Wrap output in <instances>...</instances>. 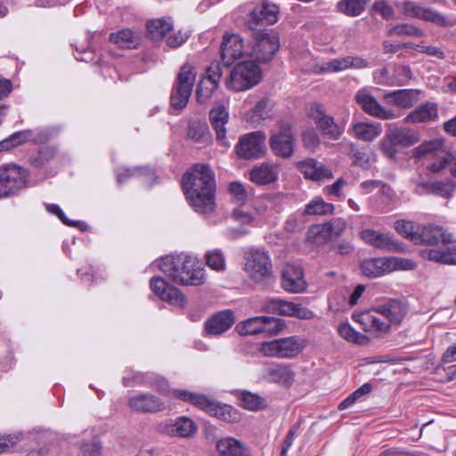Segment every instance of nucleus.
Returning a JSON list of instances; mask_svg holds the SVG:
<instances>
[{
  "instance_id": "3",
  "label": "nucleus",
  "mask_w": 456,
  "mask_h": 456,
  "mask_svg": "<svg viewBox=\"0 0 456 456\" xmlns=\"http://www.w3.org/2000/svg\"><path fill=\"white\" fill-rule=\"evenodd\" d=\"M159 267L175 283L199 286L205 282V269L200 260L191 255L179 254L159 259Z\"/></svg>"
},
{
  "instance_id": "29",
  "label": "nucleus",
  "mask_w": 456,
  "mask_h": 456,
  "mask_svg": "<svg viewBox=\"0 0 456 456\" xmlns=\"http://www.w3.org/2000/svg\"><path fill=\"white\" fill-rule=\"evenodd\" d=\"M346 227V221L341 217L334 218L324 224L316 225L311 232L328 241L339 237Z\"/></svg>"
},
{
  "instance_id": "41",
  "label": "nucleus",
  "mask_w": 456,
  "mask_h": 456,
  "mask_svg": "<svg viewBox=\"0 0 456 456\" xmlns=\"http://www.w3.org/2000/svg\"><path fill=\"white\" fill-rule=\"evenodd\" d=\"M338 333L341 338L349 343L356 345H366L370 338L356 331L348 322H342L338 326Z\"/></svg>"
},
{
  "instance_id": "49",
  "label": "nucleus",
  "mask_w": 456,
  "mask_h": 456,
  "mask_svg": "<svg viewBox=\"0 0 456 456\" xmlns=\"http://www.w3.org/2000/svg\"><path fill=\"white\" fill-rule=\"evenodd\" d=\"M196 77L197 71L195 67L186 62L181 67L180 71L178 73V86H194Z\"/></svg>"
},
{
  "instance_id": "45",
  "label": "nucleus",
  "mask_w": 456,
  "mask_h": 456,
  "mask_svg": "<svg viewBox=\"0 0 456 456\" xmlns=\"http://www.w3.org/2000/svg\"><path fill=\"white\" fill-rule=\"evenodd\" d=\"M239 399L240 406L249 411H259L267 405L265 398L248 391H242Z\"/></svg>"
},
{
  "instance_id": "39",
  "label": "nucleus",
  "mask_w": 456,
  "mask_h": 456,
  "mask_svg": "<svg viewBox=\"0 0 456 456\" xmlns=\"http://www.w3.org/2000/svg\"><path fill=\"white\" fill-rule=\"evenodd\" d=\"M173 28V23L166 19H157L147 23L149 37L155 41L161 40Z\"/></svg>"
},
{
  "instance_id": "21",
  "label": "nucleus",
  "mask_w": 456,
  "mask_h": 456,
  "mask_svg": "<svg viewBox=\"0 0 456 456\" xmlns=\"http://www.w3.org/2000/svg\"><path fill=\"white\" fill-rule=\"evenodd\" d=\"M281 287L288 292H303L306 289V281L302 268L290 264L286 265L282 270Z\"/></svg>"
},
{
  "instance_id": "52",
  "label": "nucleus",
  "mask_w": 456,
  "mask_h": 456,
  "mask_svg": "<svg viewBox=\"0 0 456 456\" xmlns=\"http://www.w3.org/2000/svg\"><path fill=\"white\" fill-rule=\"evenodd\" d=\"M388 34L390 36H410L415 37H420L423 36V32L417 27L408 23H403L393 27Z\"/></svg>"
},
{
  "instance_id": "23",
  "label": "nucleus",
  "mask_w": 456,
  "mask_h": 456,
  "mask_svg": "<svg viewBox=\"0 0 456 456\" xmlns=\"http://www.w3.org/2000/svg\"><path fill=\"white\" fill-rule=\"evenodd\" d=\"M209 120L213 129L216 131V140L221 145L229 147L226 140L225 125L229 120V112L224 106L218 105L209 112Z\"/></svg>"
},
{
  "instance_id": "53",
  "label": "nucleus",
  "mask_w": 456,
  "mask_h": 456,
  "mask_svg": "<svg viewBox=\"0 0 456 456\" xmlns=\"http://www.w3.org/2000/svg\"><path fill=\"white\" fill-rule=\"evenodd\" d=\"M206 263L208 267L216 271H223L225 267L224 254L219 249H214L206 254Z\"/></svg>"
},
{
  "instance_id": "31",
  "label": "nucleus",
  "mask_w": 456,
  "mask_h": 456,
  "mask_svg": "<svg viewBox=\"0 0 456 456\" xmlns=\"http://www.w3.org/2000/svg\"><path fill=\"white\" fill-rule=\"evenodd\" d=\"M216 447L222 456H250L248 446L234 437L227 436L219 439Z\"/></svg>"
},
{
  "instance_id": "61",
  "label": "nucleus",
  "mask_w": 456,
  "mask_h": 456,
  "mask_svg": "<svg viewBox=\"0 0 456 456\" xmlns=\"http://www.w3.org/2000/svg\"><path fill=\"white\" fill-rule=\"evenodd\" d=\"M304 146L310 151H314L320 143L319 137L314 130H308L303 134Z\"/></svg>"
},
{
  "instance_id": "30",
  "label": "nucleus",
  "mask_w": 456,
  "mask_h": 456,
  "mask_svg": "<svg viewBox=\"0 0 456 456\" xmlns=\"http://www.w3.org/2000/svg\"><path fill=\"white\" fill-rule=\"evenodd\" d=\"M162 431L181 437H189L195 434L197 426L194 421L187 417H181L175 421L161 424Z\"/></svg>"
},
{
  "instance_id": "57",
  "label": "nucleus",
  "mask_w": 456,
  "mask_h": 456,
  "mask_svg": "<svg viewBox=\"0 0 456 456\" xmlns=\"http://www.w3.org/2000/svg\"><path fill=\"white\" fill-rule=\"evenodd\" d=\"M136 175H143L151 178L152 176L151 172L149 169L142 170L140 168H134V170L128 168H120L117 172V181L118 183H123L127 178Z\"/></svg>"
},
{
  "instance_id": "8",
  "label": "nucleus",
  "mask_w": 456,
  "mask_h": 456,
  "mask_svg": "<svg viewBox=\"0 0 456 456\" xmlns=\"http://www.w3.org/2000/svg\"><path fill=\"white\" fill-rule=\"evenodd\" d=\"M27 172L15 164L0 166V197H9L24 188L27 183Z\"/></svg>"
},
{
  "instance_id": "62",
  "label": "nucleus",
  "mask_w": 456,
  "mask_h": 456,
  "mask_svg": "<svg viewBox=\"0 0 456 456\" xmlns=\"http://www.w3.org/2000/svg\"><path fill=\"white\" fill-rule=\"evenodd\" d=\"M282 299L278 297H272L266 299L262 305V311L268 314H280V308L281 307Z\"/></svg>"
},
{
  "instance_id": "5",
  "label": "nucleus",
  "mask_w": 456,
  "mask_h": 456,
  "mask_svg": "<svg viewBox=\"0 0 456 456\" xmlns=\"http://www.w3.org/2000/svg\"><path fill=\"white\" fill-rule=\"evenodd\" d=\"M174 393L177 399L190 403L220 420L234 423L240 419V414L236 409L228 404H222L205 395L189 390H175Z\"/></svg>"
},
{
  "instance_id": "7",
  "label": "nucleus",
  "mask_w": 456,
  "mask_h": 456,
  "mask_svg": "<svg viewBox=\"0 0 456 456\" xmlns=\"http://www.w3.org/2000/svg\"><path fill=\"white\" fill-rule=\"evenodd\" d=\"M414 156L418 159H428L427 168L432 172H439L449 165L451 154L443 149L440 140H434L421 143L414 150Z\"/></svg>"
},
{
  "instance_id": "59",
  "label": "nucleus",
  "mask_w": 456,
  "mask_h": 456,
  "mask_svg": "<svg viewBox=\"0 0 456 456\" xmlns=\"http://www.w3.org/2000/svg\"><path fill=\"white\" fill-rule=\"evenodd\" d=\"M56 153V149L52 146H45L42 148L38 155L33 159L36 167H43L46 162L53 158Z\"/></svg>"
},
{
  "instance_id": "22",
  "label": "nucleus",
  "mask_w": 456,
  "mask_h": 456,
  "mask_svg": "<svg viewBox=\"0 0 456 456\" xmlns=\"http://www.w3.org/2000/svg\"><path fill=\"white\" fill-rule=\"evenodd\" d=\"M418 240H415V244H428L434 245L440 241L451 242L452 236L447 233L443 227L428 224L421 228L418 229L417 234Z\"/></svg>"
},
{
  "instance_id": "17",
  "label": "nucleus",
  "mask_w": 456,
  "mask_h": 456,
  "mask_svg": "<svg viewBox=\"0 0 456 456\" xmlns=\"http://www.w3.org/2000/svg\"><path fill=\"white\" fill-rule=\"evenodd\" d=\"M279 8L276 4L263 3L256 7L250 13L248 20L251 31L263 29L265 25L274 24L278 20Z\"/></svg>"
},
{
  "instance_id": "20",
  "label": "nucleus",
  "mask_w": 456,
  "mask_h": 456,
  "mask_svg": "<svg viewBox=\"0 0 456 456\" xmlns=\"http://www.w3.org/2000/svg\"><path fill=\"white\" fill-rule=\"evenodd\" d=\"M128 405L132 410L143 413H156L166 409L165 403L159 397L149 393L131 396Z\"/></svg>"
},
{
  "instance_id": "11",
  "label": "nucleus",
  "mask_w": 456,
  "mask_h": 456,
  "mask_svg": "<svg viewBox=\"0 0 456 456\" xmlns=\"http://www.w3.org/2000/svg\"><path fill=\"white\" fill-rule=\"evenodd\" d=\"M304 347L303 341L297 337L274 339L261 345V353L268 357L291 358Z\"/></svg>"
},
{
  "instance_id": "32",
  "label": "nucleus",
  "mask_w": 456,
  "mask_h": 456,
  "mask_svg": "<svg viewBox=\"0 0 456 456\" xmlns=\"http://www.w3.org/2000/svg\"><path fill=\"white\" fill-rule=\"evenodd\" d=\"M419 90L417 89H400L385 95L387 104L395 105L399 108H411L419 100Z\"/></svg>"
},
{
  "instance_id": "42",
  "label": "nucleus",
  "mask_w": 456,
  "mask_h": 456,
  "mask_svg": "<svg viewBox=\"0 0 456 456\" xmlns=\"http://www.w3.org/2000/svg\"><path fill=\"white\" fill-rule=\"evenodd\" d=\"M334 210L335 207L333 204L324 201L321 197H315L305 205V214L310 216H327L333 214Z\"/></svg>"
},
{
  "instance_id": "1",
  "label": "nucleus",
  "mask_w": 456,
  "mask_h": 456,
  "mask_svg": "<svg viewBox=\"0 0 456 456\" xmlns=\"http://www.w3.org/2000/svg\"><path fill=\"white\" fill-rule=\"evenodd\" d=\"M189 205L199 214L208 215L216 208V181L208 165L197 164L182 179Z\"/></svg>"
},
{
  "instance_id": "26",
  "label": "nucleus",
  "mask_w": 456,
  "mask_h": 456,
  "mask_svg": "<svg viewBox=\"0 0 456 456\" xmlns=\"http://www.w3.org/2000/svg\"><path fill=\"white\" fill-rule=\"evenodd\" d=\"M234 323L233 314L224 310L214 314L205 322V330L208 334L216 336L227 331Z\"/></svg>"
},
{
  "instance_id": "43",
  "label": "nucleus",
  "mask_w": 456,
  "mask_h": 456,
  "mask_svg": "<svg viewBox=\"0 0 456 456\" xmlns=\"http://www.w3.org/2000/svg\"><path fill=\"white\" fill-rule=\"evenodd\" d=\"M370 0H341L337 4L338 12L350 17L359 16L366 8Z\"/></svg>"
},
{
  "instance_id": "14",
  "label": "nucleus",
  "mask_w": 456,
  "mask_h": 456,
  "mask_svg": "<svg viewBox=\"0 0 456 456\" xmlns=\"http://www.w3.org/2000/svg\"><path fill=\"white\" fill-rule=\"evenodd\" d=\"M123 384L126 387L131 386L133 384L153 387L162 395L167 396H173L174 398L177 399L174 393L176 389L170 390L167 379L155 375L154 373H140L131 371V374H126L124 376Z\"/></svg>"
},
{
  "instance_id": "24",
  "label": "nucleus",
  "mask_w": 456,
  "mask_h": 456,
  "mask_svg": "<svg viewBox=\"0 0 456 456\" xmlns=\"http://www.w3.org/2000/svg\"><path fill=\"white\" fill-rule=\"evenodd\" d=\"M356 102L361 105L362 109L368 114L381 118L392 119L395 115L392 110H386L377 100L363 91L358 92L355 96Z\"/></svg>"
},
{
  "instance_id": "51",
  "label": "nucleus",
  "mask_w": 456,
  "mask_h": 456,
  "mask_svg": "<svg viewBox=\"0 0 456 456\" xmlns=\"http://www.w3.org/2000/svg\"><path fill=\"white\" fill-rule=\"evenodd\" d=\"M351 61L348 59V56L343 58H336L332 59L327 62H323L321 66V70L322 72H339L349 69V64H351Z\"/></svg>"
},
{
  "instance_id": "37",
  "label": "nucleus",
  "mask_w": 456,
  "mask_h": 456,
  "mask_svg": "<svg viewBox=\"0 0 456 456\" xmlns=\"http://www.w3.org/2000/svg\"><path fill=\"white\" fill-rule=\"evenodd\" d=\"M355 136L362 141L370 142L381 134L379 123L358 122L353 126Z\"/></svg>"
},
{
  "instance_id": "10",
  "label": "nucleus",
  "mask_w": 456,
  "mask_h": 456,
  "mask_svg": "<svg viewBox=\"0 0 456 456\" xmlns=\"http://www.w3.org/2000/svg\"><path fill=\"white\" fill-rule=\"evenodd\" d=\"M224 76L225 86H230L232 82L240 86H256L262 79V71L254 61H247L237 64L232 70L228 69Z\"/></svg>"
},
{
  "instance_id": "46",
  "label": "nucleus",
  "mask_w": 456,
  "mask_h": 456,
  "mask_svg": "<svg viewBox=\"0 0 456 456\" xmlns=\"http://www.w3.org/2000/svg\"><path fill=\"white\" fill-rule=\"evenodd\" d=\"M376 200L377 207L380 211L387 212L395 200V192L388 184L381 182L379 193L376 195Z\"/></svg>"
},
{
  "instance_id": "12",
  "label": "nucleus",
  "mask_w": 456,
  "mask_h": 456,
  "mask_svg": "<svg viewBox=\"0 0 456 456\" xmlns=\"http://www.w3.org/2000/svg\"><path fill=\"white\" fill-rule=\"evenodd\" d=\"M265 134L256 131L241 136L235 147L238 156L241 159H257L265 152Z\"/></svg>"
},
{
  "instance_id": "34",
  "label": "nucleus",
  "mask_w": 456,
  "mask_h": 456,
  "mask_svg": "<svg viewBox=\"0 0 456 456\" xmlns=\"http://www.w3.org/2000/svg\"><path fill=\"white\" fill-rule=\"evenodd\" d=\"M109 40L118 47L125 49H136L141 44L139 35L130 29H121L117 32H112L110 34Z\"/></svg>"
},
{
  "instance_id": "13",
  "label": "nucleus",
  "mask_w": 456,
  "mask_h": 456,
  "mask_svg": "<svg viewBox=\"0 0 456 456\" xmlns=\"http://www.w3.org/2000/svg\"><path fill=\"white\" fill-rule=\"evenodd\" d=\"M150 287L161 300L173 306L183 308L186 305V297L182 291L173 285L168 284L161 277H153L150 281Z\"/></svg>"
},
{
  "instance_id": "56",
  "label": "nucleus",
  "mask_w": 456,
  "mask_h": 456,
  "mask_svg": "<svg viewBox=\"0 0 456 456\" xmlns=\"http://www.w3.org/2000/svg\"><path fill=\"white\" fill-rule=\"evenodd\" d=\"M387 265L389 273L395 270H412L416 267L412 260L403 257H387Z\"/></svg>"
},
{
  "instance_id": "9",
  "label": "nucleus",
  "mask_w": 456,
  "mask_h": 456,
  "mask_svg": "<svg viewBox=\"0 0 456 456\" xmlns=\"http://www.w3.org/2000/svg\"><path fill=\"white\" fill-rule=\"evenodd\" d=\"M252 37L254 45L248 55L261 62L271 61L280 47L278 37L267 33L265 29L252 31Z\"/></svg>"
},
{
  "instance_id": "47",
  "label": "nucleus",
  "mask_w": 456,
  "mask_h": 456,
  "mask_svg": "<svg viewBox=\"0 0 456 456\" xmlns=\"http://www.w3.org/2000/svg\"><path fill=\"white\" fill-rule=\"evenodd\" d=\"M33 133L31 130L19 131L9 137L0 142V152L4 151H10L11 149L17 147L32 138Z\"/></svg>"
},
{
  "instance_id": "19",
  "label": "nucleus",
  "mask_w": 456,
  "mask_h": 456,
  "mask_svg": "<svg viewBox=\"0 0 456 456\" xmlns=\"http://www.w3.org/2000/svg\"><path fill=\"white\" fill-rule=\"evenodd\" d=\"M403 5L404 14L408 17L433 22L436 25L442 27H446L449 25L447 19L442 13L431 8L424 7L411 1H405L403 2Z\"/></svg>"
},
{
  "instance_id": "25",
  "label": "nucleus",
  "mask_w": 456,
  "mask_h": 456,
  "mask_svg": "<svg viewBox=\"0 0 456 456\" xmlns=\"http://www.w3.org/2000/svg\"><path fill=\"white\" fill-rule=\"evenodd\" d=\"M360 238L370 246L384 250H395L398 248L396 241L387 233H381L372 229H365L360 232Z\"/></svg>"
},
{
  "instance_id": "2",
  "label": "nucleus",
  "mask_w": 456,
  "mask_h": 456,
  "mask_svg": "<svg viewBox=\"0 0 456 456\" xmlns=\"http://www.w3.org/2000/svg\"><path fill=\"white\" fill-rule=\"evenodd\" d=\"M405 314V305L395 299L368 311L354 314L352 318L362 326L365 332L380 337L389 332L390 324H399Z\"/></svg>"
},
{
  "instance_id": "44",
  "label": "nucleus",
  "mask_w": 456,
  "mask_h": 456,
  "mask_svg": "<svg viewBox=\"0 0 456 456\" xmlns=\"http://www.w3.org/2000/svg\"><path fill=\"white\" fill-rule=\"evenodd\" d=\"M263 325V316H256L239 322L235 329L241 336L256 335L264 333Z\"/></svg>"
},
{
  "instance_id": "40",
  "label": "nucleus",
  "mask_w": 456,
  "mask_h": 456,
  "mask_svg": "<svg viewBox=\"0 0 456 456\" xmlns=\"http://www.w3.org/2000/svg\"><path fill=\"white\" fill-rule=\"evenodd\" d=\"M387 134L393 142L403 147H409L419 141L417 134L407 128L391 129Z\"/></svg>"
},
{
  "instance_id": "35",
  "label": "nucleus",
  "mask_w": 456,
  "mask_h": 456,
  "mask_svg": "<svg viewBox=\"0 0 456 456\" xmlns=\"http://www.w3.org/2000/svg\"><path fill=\"white\" fill-rule=\"evenodd\" d=\"M278 178V173L274 167L269 164H262L258 167H255L249 175L250 181L253 183L265 185L276 181Z\"/></svg>"
},
{
  "instance_id": "55",
  "label": "nucleus",
  "mask_w": 456,
  "mask_h": 456,
  "mask_svg": "<svg viewBox=\"0 0 456 456\" xmlns=\"http://www.w3.org/2000/svg\"><path fill=\"white\" fill-rule=\"evenodd\" d=\"M229 191L232 195V200L236 204L242 205L247 201L248 193L242 183L238 182L231 183L229 184Z\"/></svg>"
},
{
  "instance_id": "16",
  "label": "nucleus",
  "mask_w": 456,
  "mask_h": 456,
  "mask_svg": "<svg viewBox=\"0 0 456 456\" xmlns=\"http://www.w3.org/2000/svg\"><path fill=\"white\" fill-rule=\"evenodd\" d=\"M294 142L295 138L290 126L282 125L278 133L271 135L270 147L276 156L288 159L294 152Z\"/></svg>"
},
{
  "instance_id": "6",
  "label": "nucleus",
  "mask_w": 456,
  "mask_h": 456,
  "mask_svg": "<svg viewBox=\"0 0 456 456\" xmlns=\"http://www.w3.org/2000/svg\"><path fill=\"white\" fill-rule=\"evenodd\" d=\"M244 271L251 280L261 282L273 276V264L269 254L259 248L244 254Z\"/></svg>"
},
{
  "instance_id": "28",
  "label": "nucleus",
  "mask_w": 456,
  "mask_h": 456,
  "mask_svg": "<svg viewBox=\"0 0 456 456\" xmlns=\"http://www.w3.org/2000/svg\"><path fill=\"white\" fill-rule=\"evenodd\" d=\"M298 167L305 178L313 181L330 179L333 176L330 168L314 159H308L299 162Z\"/></svg>"
},
{
  "instance_id": "27",
  "label": "nucleus",
  "mask_w": 456,
  "mask_h": 456,
  "mask_svg": "<svg viewBox=\"0 0 456 456\" xmlns=\"http://www.w3.org/2000/svg\"><path fill=\"white\" fill-rule=\"evenodd\" d=\"M455 189L453 182H428L418 180L415 192L418 194H434L443 198L452 197Z\"/></svg>"
},
{
  "instance_id": "63",
  "label": "nucleus",
  "mask_w": 456,
  "mask_h": 456,
  "mask_svg": "<svg viewBox=\"0 0 456 456\" xmlns=\"http://www.w3.org/2000/svg\"><path fill=\"white\" fill-rule=\"evenodd\" d=\"M298 429H299L298 426L294 425L289 430V432L287 433V435H286V436L284 438L283 444H282L281 456H286L287 455V452H288L289 449L293 444L295 437L298 434Z\"/></svg>"
},
{
  "instance_id": "4",
  "label": "nucleus",
  "mask_w": 456,
  "mask_h": 456,
  "mask_svg": "<svg viewBox=\"0 0 456 456\" xmlns=\"http://www.w3.org/2000/svg\"><path fill=\"white\" fill-rule=\"evenodd\" d=\"M220 52L222 62H211L200 76L198 86H202L206 82L210 83L212 86H218L222 82L224 71H228L229 67L235 61L249 53L246 52L243 39L238 34L224 36Z\"/></svg>"
},
{
  "instance_id": "50",
  "label": "nucleus",
  "mask_w": 456,
  "mask_h": 456,
  "mask_svg": "<svg viewBox=\"0 0 456 456\" xmlns=\"http://www.w3.org/2000/svg\"><path fill=\"white\" fill-rule=\"evenodd\" d=\"M394 227L398 233L414 243L419 238L417 237L418 229H415L414 223L411 221L398 220L395 223Z\"/></svg>"
},
{
  "instance_id": "58",
  "label": "nucleus",
  "mask_w": 456,
  "mask_h": 456,
  "mask_svg": "<svg viewBox=\"0 0 456 456\" xmlns=\"http://www.w3.org/2000/svg\"><path fill=\"white\" fill-rule=\"evenodd\" d=\"M421 257L425 260L444 265V247L440 248H425L419 251Z\"/></svg>"
},
{
  "instance_id": "48",
  "label": "nucleus",
  "mask_w": 456,
  "mask_h": 456,
  "mask_svg": "<svg viewBox=\"0 0 456 456\" xmlns=\"http://www.w3.org/2000/svg\"><path fill=\"white\" fill-rule=\"evenodd\" d=\"M191 94V87H174L170 95L171 108L175 110L183 109Z\"/></svg>"
},
{
  "instance_id": "36",
  "label": "nucleus",
  "mask_w": 456,
  "mask_h": 456,
  "mask_svg": "<svg viewBox=\"0 0 456 456\" xmlns=\"http://www.w3.org/2000/svg\"><path fill=\"white\" fill-rule=\"evenodd\" d=\"M437 117V108L434 103L424 104L412 112H411L406 118L405 122L407 123H420L435 120Z\"/></svg>"
},
{
  "instance_id": "64",
  "label": "nucleus",
  "mask_w": 456,
  "mask_h": 456,
  "mask_svg": "<svg viewBox=\"0 0 456 456\" xmlns=\"http://www.w3.org/2000/svg\"><path fill=\"white\" fill-rule=\"evenodd\" d=\"M81 451L83 456H102V445L98 441L84 444Z\"/></svg>"
},
{
  "instance_id": "60",
  "label": "nucleus",
  "mask_w": 456,
  "mask_h": 456,
  "mask_svg": "<svg viewBox=\"0 0 456 456\" xmlns=\"http://www.w3.org/2000/svg\"><path fill=\"white\" fill-rule=\"evenodd\" d=\"M372 12L379 13L384 19L389 20L394 14V9L387 1H377L373 4Z\"/></svg>"
},
{
  "instance_id": "54",
  "label": "nucleus",
  "mask_w": 456,
  "mask_h": 456,
  "mask_svg": "<svg viewBox=\"0 0 456 456\" xmlns=\"http://www.w3.org/2000/svg\"><path fill=\"white\" fill-rule=\"evenodd\" d=\"M263 330L264 333L268 335H276L281 332L285 327V322L282 319L263 316Z\"/></svg>"
},
{
  "instance_id": "15",
  "label": "nucleus",
  "mask_w": 456,
  "mask_h": 456,
  "mask_svg": "<svg viewBox=\"0 0 456 456\" xmlns=\"http://www.w3.org/2000/svg\"><path fill=\"white\" fill-rule=\"evenodd\" d=\"M308 116L314 119L318 128L333 140L342 134V130L336 125L331 116L325 113L323 106L318 102H312L307 108Z\"/></svg>"
},
{
  "instance_id": "38",
  "label": "nucleus",
  "mask_w": 456,
  "mask_h": 456,
  "mask_svg": "<svg viewBox=\"0 0 456 456\" xmlns=\"http://www.w3.org/2000/svg\"><path fill=\"white\" fill-rule=\"evenodd\" d=\"M281 306L280 315L297 317L303 320H309L314 316L313 311L302 306L300 304L282 299Z\"/></svg>"
},
{
  "instance_id": "18",
  "label": "nucleus",
  "mask_w": 456,
  "mask_h": 456,
  "mask_svg": "<svg viewBox=\"0 0 456 456\" xmlns=\"http://www.w3.org/2000/svg\"><path fill=\"white\" fill-rule=\"evenodd\" d=\"M264 379L283 387H289L295 381V372L289 364L269 363L263 368Z\"/></svg>"
},
{
  "instance_id": "33",
  "label": "nucleus",
  "mask_w": 456,
  "mask_h": 456,
  "mask_svg": "<svg viewBox=\"0 0 456 456\" xmlns=\"http://www.w3.org/2000/svg\"><path fill=\"white\" fill-rule=\"evenodd\" d=\"M388 267L387 257L366 259L360 265L362 273L369 278H377L389 273Z\"/></svg>"
}]
</instances>
